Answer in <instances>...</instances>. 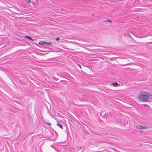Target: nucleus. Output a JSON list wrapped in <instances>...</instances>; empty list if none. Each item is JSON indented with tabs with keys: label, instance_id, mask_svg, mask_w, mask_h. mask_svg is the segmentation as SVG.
Here are the masks:
<instances>
[{
	"label": "nucleus",
	"instance_id": "nucleus-1",
	"mask_svg": "<svg viewBox=\"0 0 152 152\" xmlns=\"http://www.w3.org/2000/svg\"><path fill=\"white\" fill-rule=\"evenodd\" d=\"M137 98L139 99L142 100L143 102H147L148 101L149 94L146 91H141L140 92Z\"/></svg>",
	"mask_w": 152,
	"mask_h": 152
},
{
	"label": "nucleus",
	"instance_id": "nucleus-2",
	"mask_svg": "<svg viewBox=\"0 0 152 152\" xmlns=\"http://www.w3.org/2000/svg\"><path fill=\"white\" fill-rule=\"evenodd\" d=\"M136 127L138 129L143 130L147 129L148 128V127L147 126H142L140 125L136 126Z\"/></svg>",
	"mask_w": 152,
	"mask_h": 152
},
{
	"label": "nucleus",
	"instance_id": "nucleus-3",
	"mask_svg": "<svg viewBox=\"0 0 152 152\" xmlns=\"http://www.w3.org/2000/svg\"><path fill=\"white\" fill-rule=\"evenodd\" d=\"M112 84L114 87H116L118 85V84L117 83H112Z\"/></svg>",
	"mask_w": 152,
	"mask_h": 152
},
{
	"label": "nucleus",
	"instance_id": "nucleus-4",
	"mask_svg": "<svg viewBox=\"0 0 152 152\" xmlns=\"http://www.w3.org/2000/svg\"><path fill=\"white\" fill-rule=\"evenodd\" d=\"M45 43H46L44 41H40L39 42V44L41 45H44L45 44Z\"/></svg>",
	"mask_w": 152,
	"mask_h": 152
},
{
	"label": "nucleus",
	"instance_id": "nucleus-5",
	"mask_svg": "<svg viewBox=\"0 0 152 152\" xmlns=\"http://www.w3.org/2000/svg\"><path fill=\"white\" fill-rule=\"evenodd\" d=\"M24 37L25 38H27L28 39L31 40L32 41L33 40V39H32V38L30 36H25Z\"/></svg>",
	"mask_w": 152,
	"mask_h": 152
},
{
	"label": "nucleus",
	"instance_id": "nucleus-6",
	"mask_svg": "<svg viewBox=\"0 0 152 152\" xmlns=\"http://www.w3.org/2000/svg\"><path fill=\"white\" fill-rule=\"evenodd\" d=\"M57 125L58 126H59L61 129H63V127H62V125H61V124H58V122L57 124Z\"/></svg>",
	"mask_w": 152,
	"mask_h": 152
},
{
	"label": "nucleus",
	"instance_id": "nucleus-7",
	"mask_svg": "<svg viewBox=\"0 0 152 152\" xmlns=\"http://www.w3.org/2000/svg\"><path fill=\"white\" fill-rule=\"evenodd\" d=\"M45 42L46 43H45V44H46L48 45H50L51 46H52L53 45V44L51 43H49L47 42Z\"/></svg>",
	"mask_w": 152,
	"mask_h": 152
},
{
	"label": "nucleus",
	"instance_id": "nucleus-8",
	"mask_svg": "<svg viewBox=\"0 0 152 152\" xmlns=\"http://www.w3.org/2000/svg\"><path fill=\"white\" fill-rule=\"evenodd\" d=\"M31 0H27L26 1V2L28 4H29L31 3Z\"/></svg>",
	"mask_w": 152,
	"mask_h": 152
},
{
	"label": "nucleus",
	"instance_id": "nucleus-9",
	"mask_svg": "<svg viewBox=\"0 0 152 152\" xmlns=\"http://www.w3.org/2000/svg\"><path fill=\"white\" fill-rule=\"evenodd\" d=\"M45 123L46 124H47L48 125H51V124L50 123H48V122H45Z\"/></svg>",
	"mask_w": 152,
	"mask_h": 152
},
{
	"label": "nucleus",
	"instance_id": "nucleus-10",
	"mask_svg": "<svg viewBox=\"0 0 152 152\" xmlns=\"http://www.w3.org/2000/svg\"><path fill=\"white\" fill-rule=\"evenodd\" d=\"M55 39H56V40H59L60 39V38L59 37H58L57 38H56Z\"/></svg>",
	"mask_w": 152,
	"mask_h": 152
},
{
	"label": "nucleus",
	"instance_id": "nucleus-11",
	"mask_svg": "<svg viewBox=\"0 0 152 152\" xmlns=\"http://www.w3.org/2000/svg\"><path fill=\"white\" fill-rule=\"evenodd\" d=\"M107 21H109V22H112L111 21V20H107Z\"/></svg>",
	"mask_w": 152,
	"mask_h": 152
},
{
	"label": "nucleus",
	"instance_id": "nucleus-12",
	"mask_svg": "<svg viewBox=\"0 0 152 152\" xmlns=\"http://www.w3.org/2000/svg\"><path fill=\"white\" fill-rule=\"evenodd\" d=\"M147 106V105L146 104H145V105H144V106Z\"/></svg>",
	"mask_w": 152,
	"mask_h": 152
}]
</instances>
